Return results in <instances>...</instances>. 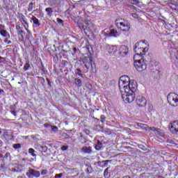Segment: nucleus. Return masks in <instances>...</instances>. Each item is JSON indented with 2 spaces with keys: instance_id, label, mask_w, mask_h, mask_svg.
I'll return each instance as SVG.
<instances>
[{
  "instance_id": "1",
  "label": "nucleus",
  "mask_w": 178,
  "mask_h": 178,
  "mask_svg": "<svg viewBox=\"0 0 178 178\" xmlns=\"http://www.w3.org/2000/svg\"><path fill=\"white\" fill-rule=\"evenodd\" d=\"M134 51L136 52L134 56V67L138 72H144L147 69V61L144 60L143 55L148 51V44L144 40L140 41L135 44Z\"/></svg>"
},
{
  "instance_id": "2",
  "label": "nucleus",
  "mask_w": 178,
  "mask_h": 178,
  "mask_svg": "<svg viewBox=\"0 0 178 178\" xmlns=\"http://www.w3.org/2000/svg\"><path fill=\"white\" fill-rule=\"evenodd\" d=\"M120 90H137V82L131 81L127 75L121 76L118 81Z\"/></svg>"
},
{
  "instance_id": "3",
  "label": "nucleus",
  "mask_w": 178,
  "mask_h": 178,
  "mask_svg": "<svg viewBox=\"0 0 178 178\" xmlns=\"http://www.w3.org/2000/svg\"><path fill=\"white\" fill-rule=\"evenodd\" d=\"M122 98L125 104H131L134 101V98H136V94L133 91V90H121Z\"/></svg>"
},
{
  "instance_id": "4",
  "label": "nucleus",
  "mask_w": 178,
  "mask_h": 178,
  "mask_svg": "<svg viewBox=\"0 0 178 178\" xmlns=\"http://www.w3.org/2000/svg\"><path fill=\"white\" fill-rule=\"evenodd\" d=\"M115 24L119 30H121V31L127 33V31H130V23L124 19L121 18L115 19Z\"/></svg>"
},
{
  "instance_id": "5",
  "label": "nucleus",
  "mask_w": 178,
  "mask_h": 178,
  "mask_svg": "<svg viewBox=\"0 0 178 178\" xmlns=\"http://www.w3.org/2000/svg\"><path fill=\"white\" fill-rule=\"evenodd\" d=\"M167 99L171 106H178V95L176 93H170Z\"/></svg>"
},
{
  "instance_id": "6",
  "label": "nucleus",
  "mask_w": 178,
  "mask_h": 178,
  "mask_svg": "<svg viewBox=\"0 0 178 178\" xmlns=\"http://www.w3.org/2000/svg\"><path fill=\"white\" fill-rule=\"evenodd\" d=\"M84 24H78L79 29H81V30H84V31H86V30L90 31V30H91L94 27V24L88 19L84 20Z\"/></svg>"
},
{
  "instance_id": "7",
  "label": "nucleus",
  "mask_w": 178,
  "mask_h": 178,
  "mask_svg": "<svg viewBox=\"0 0 178 178\" xmlns=\"http://www.w3.org/2000/svg\"><path fill=\"white\" fill-rule=\"evenodd\" d=\"M82 62L87 70L90 67L92 70L94 69V65H92V57H83L82 58Z\"/></svg>"
},
{
  "instance_id": "8",
  "label": "nucleus",
  "mask_w": 178,
  "mask_h": 178,
  "mask_svg": "<svg viewBox=\"0 0 178 178\" xmlns=\"http://www.w3.org/2000/svg\"><path fill=\"white\" fill-rule=\"evenodd\" d=\"M169 129L172 134L178 136V121H175L169 124Z\"/></svg>"
},
{
  "instance_id": "9",
  "label": "nucleus",
  "mask_w": 178,
  "mask_h": 178,
  "mask_svg": "<svg viewBox=\"0 0 178 178\" xmlns=\"http://www.w3.org/2000/svg\"><path fill=\"white\" fill-rule=\"evenodd\" d=\"M136 104L140 108H144V106H147V99L143 96H139L136 99Z\"/></svg>"
},
{
  "instance_id": "10",
  "label": "nucleus",
  "mask_w": 178,
  "mask_h": 178,
  "mask_svg": "<svg viewBox=\"0 0 178 178\" xmlns=\"http://www.w3.org/2000/svg\"><path fill=\"white\" fill-rule=\"evenodd\" d=\"M119 54L121 56H126L129 54V47L126 45H121L119 49Z\"/></svg>"
},
{
  "instance_id": "11",
  "label": "nucleus",
  "mask_w": 178,
  "mask_h": 178,
  "mask_svg": "<svg viewBox=\"0 0 178 178\" xmlns=\"http://www.w3.org/2000/svg\"><path fill=\"white\" fill-rule=\"evenodd\" d=\"M27 176H29V175H31V176H33V177H36L38 178L40 177V176H41V173L40 172V171H37L33 168H30L29 170V173H26Z\"/></svg>"
},
{
  "instance_id": "12",
  "label": "nucleus",
  "mask_w": 178,
  "mask_h": 178,
  "mask_svg": "<svg viewBox=\"0 0 178 178\" xmlns=\"http://www.w3.org/2000/svg\"><path fill=\"white\" fill-rule=\"evenodd\" d=\"M106 49L108 54H115L118 51V47H116V46L108 44L106 46Z\"/></svg>"
},
{
  "instance_id": "13",
  "label": "nucleus",
  "mask_w": 178,
  "mask_h": 178,
  "mask_svg": "<svg viewBox=\"0 0 178 178\" xmlns=\"http://www.w3.org/2000/svg\"><path fill=\"white\" fill-rule=\"evenodd\" d=\"M147 129L149 130H151L152 131H154L156 136H158L159 137L161 136H163V134H162V131H161V129L158 128L147 127Z\"/></svg>"
},
{
  "instance_id": "14",
  "label": "nucleus",
  "mask_w": 178,
  "mask_h": 178,
  "mask_svg": "<svg viewBox=\"0 0 178 178\" xmlns=\"http://www.w3.org/2000/svg\"><path fill=\"white\" fill-rule=\"evenodd\" d=\"M107 35H108V37H115V38H118V37H119L120 35V33H119V32H118V31H116L115 29H111L110 31V33Z\"/></svg>"
},
{
  "instance_id": "15",
  "label": "nucleus",
  "mask_w": 178,
  "mask_h": 178,
  "mask_svg": "<svg viewBox=\"0 0 178 178\" xmlns=\"http://www.w3.org/2000/svg\"><path fill=\"white\" fill-rule=\"evenodd\" d=\"M45 12L47 13L49 17H51L52 15H54V9H52L51 7L45 8Z\"/></svg>"
},
{
  "instance_id": "16",
  "label": "nucleus",
  "mask_w": 178,
  "mask_h": 178,
  "mask_svg": "<svg viewBox=\"0 0 178 178\" xmlns=\"http://www.w3.org/2000/svg\"><path fill=\"white\" fill-rule=\"evenodd\" d=\"M31 20L33 22V24H35L36 27H39V26H40V20L35 16L33 15Z\"/></svg>"
},
{
  "instance_id": "17",
  "label": "nucleus",
  "mask_w": 178,
  "mask_h": 178,
  "mask_svg": "<svg viewBox=\"0 0 178 178\" xmlns=\"http://www.w3.org/2000/svg\"><path fill=\"white\" fill-rule=\"evenodd\" d=\"M0 34L2 35V37H6L7 38H10V34H9L6 30H3L0 31Z\"/></svg>"
},
{
  "instance_id": "18",
  "label": "nucleus",
  "mask_w": 178,
  "mask_h": 178,
  "mask_svg": "<svg viewBox=\"0 0 178 178\" xmlns=\"http://www.w3.org/2000/svg\"><path fill=\"white\" fill-rule=\"evenodd\" d=\"M91 147H82V152H84L85 154H90V152H91Z\"/></svg>"
},
{
  "instance_id": "19",
  "label": "nucleus",
  "mask_w": 178,
  "mask_h": 178,
  "mask_svg": "<svg viewBox=\"0 0 178 178\" xmlns=\"http://www.w3.org/2000/svg\"><path fill=\"white\" fill-rule=\"evenodd\" d=\"M26 21H27V19L26 18V16H24V15H22L19 17V22H21L22 24H23L24 23H26Z\"/></svg>"
},
{
  "instance_id": "20",
  "label": "nucleus",
  "mask_w": 178,
  "mask_h": 178,
  "mask_svg": "<svg viewBox=\"0 0 178 178\" xmlns=\"http://www.w3.org/2000/svg\"><path fill=\"white\" fill-rule=\"evenodd\" d=\"M101 148H102V143L99 140H98L97 144L95 145V149L97 151H99V149H101Z\"/></svg>"
},
{
  "instance_id": "21",
  "label": "nucleus",
  "mask_w": 178,
  "mask_h": 178,
  "mask_svg": "<svg viewBox=\"0 0 178 178\" xmlns=\"http://www.w3.org/2000/svg\"><path fill=\"white\" fill-rule=\"evenodd\" d=\"M74 83L76 86H78V87H81V86H82L81 80H80L77 78H76L74 79Z\"/></svg>"
},
{
  "instance_id": "22",
  "label": "nucleus",
  "mask_w": 178,
  "mask_h": 178,
  "mask_svg": "<svg viewBox=\"0 0 178 178\" xmlns=\"http://www.w3.org/2000/svg\"><path fill=\"white\" fill-rule=\"evenodd\" d=\"M24 27L25 29V30L27 31V33H30V31H29V23L27 22V21H25V22L23 23Z\"/></svg>"
},
{
  "instance_id": "23",
  "label": "nucleus",
  "mask_w": 178,
  "mask_h": 178,
  "mask_svg": "<svg viewBox=\"0 0 178 178\" xmlns=\"http://www.w3.org/2000/svg\"><path fill=\"white\" fill-rule=\"evenodd\" d=\"M40 149L42 152H47L48 151V147L47 145L40 146Z\"/></svg>"
},
{
  "instance_id": "24",
  "label": "nucleus",
  "mask_w": 178,
  "mask_h": 178,
  "mask_svg": "<svg viewBox=\"0 0 178 178\" xmlns=\"http://www.w3.org/2000/svg\"><path fill=\"white\" fill-rule=\"evenodd\" d=\"M29 152L32 155V156H37V155L34 154V152H35V150H34V149L33 148L29 149Z\"/></svg>"
},
{
  "instance_id": "25",
  "label": "nucleus",
  "mask_w": 178,
  "mask_h": 178,
  "mask_svg": "<svg viewBox=\"0 0 178 178\" xmlns=\"http://www.w3.org/2000/svg\"><path fill=\"white\" fill-rule=\"evenodd\" d=\"M75 74H76V76H80L81 77H83V74H81V70H80L79 68L76 69V72H75Z\"/></svg>"
},
{
  "instance_id": "26",
  "label": "nucleus",
  "mask_w": 178,
  "mask_h": 178,
  "mask_svg": "<svg viewBox=\"0 0 178 178\" xmlns=\"http://www.w3.org/2000/svg\"><path fill=\"white\" fill-rule=\"evenodd\" d=\"M33 2H31L29 6H28V12H31V10H33Z\"/></svg>"
},
{
  "instance_id": "27",
  "label": "nucleus",
  "mask_w": 178,
  "mask_h": 178,
  "mask_svg": "<svg viewBox=\"0 0 178 178\" xmlns=\"http://www.w3.org/2000/svg\"><path fill=\"white\" fill-rule=\"evenodd\" d=\"M13 148H15V149H17L19 148L22 147V145H20V143H17V144H14L13 145Z\"/></svg>"
},
{
  "instance_id": "28",
  "label": "nucleus",
  "mask_w": 178,
  "mask_h": 178,
  "mask_svg": "<svg viewBox=\"0 0 178 178\" xmlns=\"http://www.w3.org/2000/svg\"><path fill=\"white\" fill-rule=\"evenodd\" d=\"M28 69H30V64L26 63L24 66V70L27 71Z\"/></svg>"
},
{
  "instance_id": "29",
  "label": "nucleus",
  "mask_w": 178,
  "mask_h": 178,
  "mask_svg": "<svg viewBox=\"0 0 178 178\" xmlns=\"http://www.w3.org/2000/svg\"><path fill=\"white\" fill-rule=\"evenodd\" d=\"M100 119H101L102 123H104V122H105V119H106V118L105 117V115H101Z\"/></svg>"
},
{
  "instance_id": "30",
  "label": "nucleus",
  "mask_w": 178,
  "mask_h": 178,
  "mask_svg": "<svg viewBox=\"0 0 178 178\" xmlns=\"http://www.w3.org/2000/svg\"><path fill=\"white\" fill-rule=\"evenodd\" d=\"M68 149H69V146H68V145H67V146H63V147H61L62 151H67Z\"/></svg>"
},
{
  "instance_id": "31",
  "label": "nucleus",
  "mask_w": 178,
  "mask_h": 178,
  "mask_svg": "<svg viewBox=\"0 0 178 178\" xmlns=\"http://www.w3.org/2000/svg\"><path fill=\"white\" fill-rule=\"evenodd\" d=\"M47 173H48V171L47 170H43L41 172L42 176H44V175H47Z\"/></svg>"
},
{
  "instance_id": "32",
  "label": "nucleus",
  "mask_w": 178,
  "mask_h": 178,
  "mask_svg": "<svg viewBox=\"0 0 178 178\" xmlns=\"http://www.w3.org/2000/svg\"><path fill=\"white\" fill-rule=\"evenodd\" d=\"M10 156V153L7 152L6 153V154L4 155V159H6L7 158H9Z\"/></svg>"
},
{
  "instance_id": "33",
  "label": "nucleus",
  "mask_w": 178,
  "mask_h": 178,
  "mask_svg": "<svg viewBox=\"0 0 178 178\" xmlns=\"http://www.w3.org/2000/svg\"><path fill=\"white\" fill-rule=\"evenodd\" d=\"M63 176V174H62V173L56 174V175H55V178H60V177H62Z\"/></svg>"
},
{
  "instance_id": "34",
  "label": "nucleus",
  "mask_w": 178,
  "mask_h": 178,
  "mask_svg": "<svg viewBox=\"0 0 178 178\" xmlns=\"http://www.w3.org/2000/svg\"><path fill=\"white\" fill-rule=\"evenodd\" d=\"M4 42H6V44H12V41L8 40V38L4 40Z\"/></svg>"
},
{
  "instance_id": "35",
  "label": "nucleus",
  "mask_w": 178,
  "mask_h": 178,
  "mask_svg": "<svg viewBox=\"0 0 178 178\" xmlns=\"http://www.w3.org/2000/svg\"><path fill=\"white\" fill-rule=\"evenodd\" d=\"M56 22L58 23H60V24H62V23H63V20L60 19V18H57Z\"/></svg>"
},
{
  "instance_id": "36",
  "label": "nucleus",
  "mask_w": 178,
  "mask_h": 178,
  "mask_svg": "<svg viewBox=\"0 0 178 178\" xmlns=\"http://www.w3.org/2000/svg\"><path fill=\"white\" fill-rule=\"evenodd\" d=\"M5 29V25L0 24V31H2Z\"/></svg>"
},
{
  "instance_id": "37",
  "label": "nucleus",
  "mask_w": 178,
  "mask_h": 178,
  "mask_svg": "<svg viewBox=\"0 0 178 178\" xmlns=\"http://www.w3.org/2000/svg\"><path fill=\"white\" fill-rule=\"evenodd\" d=\"M51 130H53V131H56L58 130V127L55 126H51Z\"/></svg>"
},
{
  "instance_id": "38",
  "label": "nucleus",
  "mask_w": 178,
  "mask_h": 178,
  "mask_svg": "<svg viewBox=\"0 0 178 178\" xmlns=\"http://www.w3.org/2000/svg\"><path fill=\"white\" fill-rule=\"evenodd\" d=\"M137 126L138 127H144V126H145V124H143V123H138Z\"/></svg>"
},
{
  "instance_id": "39",
  "label": "nucleus",
  "mask_w": 178,
  "mask_h": 178,
  "mask_svg": "<svg viewBox=\"0 0 178 178\" xmlns=\"http://www.w3.org/2000/svg\"><path fill=\"white\" fill-rule=\"evenodd\" d=\"M132 17H134V19H138V15L136 13H132Z\"/></svg>"
},
{
  "instance_id": "40",
  "label": "nucleus",
  "mask_w": 178,
  "mask_h": 178,
  "mask_svg": "<svg viewBox=\"0 0 178 178\" xmlns=\"http://www.w3.org/2000/svg\"><path fill=\"white\" fill-rule=\"evenodd\" d=\"M130 3H133L134 5H136V3H137V0H131Z\"/></svg>"
},
{
  "instance_id": "41",
  "label": "nucleus",
  "mask_w": 178,
  "mask_h": 178,
  "mask_svg": "<svg viewBox=\"0 0 178 178\" xmlns=\"http://www.w3.org/2000/svg\"><path fill=\"white\" fill-rule=\"evenodd\" d=\"M108 168H106V169L104 170V176H108Z\"/></svg>"
},
{
  "instance_id": "42",
  "label": "nucleus",
  "mask_w": 178,
  "mask_h": 178,
  "mask_svg": "<svg viewBox=\"0 0 178 178\" xmlns=\"http://www.w3.org/2000/svg\"><path fill=\"white\" fill-rule=\"evenodd\" d=\"M16 29H17V30L19 31V30H21L20 29V26H19V25H17L16 26Z\"/></svg>"
},
{
  "instance_id": "43",
  "label": "nucleus",
  "mask_w": 178,
  "mask_h": 178,
  "mask_svg": "<svg viewBox=\"0 0 178 178\" xmlns=\"http://www.w3.org/2000/svg\"><path fill=\"white\" fill-rule=\"evenodd\" d=\"M12 115L16 116V112L15 111H11Z\"/></svg>"
},
{
  "instance_id": "44",
  "label": "nucleus",
  "mask_w": 178,
  "mask_h": 178,
  "mask_svg": "<svg viewBox=\"0 0 178 178\" xmlns=\"http://www.w3.org/2000/svg\"><path fill=\"white\" fill-rule=\"evenodd\" d=\"M10 109H16V106H10Z\"/></svg>"
},
{
  "instance_id": "45",
  "label": "nucleus",
  "mask_w": 178,
  "mask_h": 178,
  "mask_svg": "<svg viewBox=\"0 0 178 178\" xmlns=\"http://www.w3.org/2000/svg\"><path fill=\"white\" fill-rule=\"evenodd\" d=\"M104 35L108 37V35H109V33L108 34V33H104Z\"/></svg>"
},
{
  "instance_id": "46",
  "label": "nucleus",
  "mask_w": 178,
  "mask_h": 178,
  "mask_svg": "<svg viewBox=\"0 0 178 178\" xmlns=\"http://www.w3.org/2000/svg\"><path fill=\"white\" fill-rule=\"evenodd\" d=\"M123 178H131V177H130V176H129V175H127V176L123 177Z\"/></svg>"
},
{
  "instance_id": "47",
  "label": "nucleus",
  "mask_w": 178,
  "mask_h": 178,
  "mask_svg": "<svg viewBox=\"0 0 178 178\" xmlns=\"http://www.w3.org/2000/svg\"><path fill=\"white\" fill-rule=\"evenodd\" d=\"M73 51H74V52H76V51H77V49L76 47H74Z\"/></svg>"
},
{
  "instance_id": "48",
  "label": "nucleus",
  "mask_w": 178,
  "mask_h": 178,
  "mask_svg": "<svg viewBox=\"0 0 178 178\" xmlns=\"http://www.w3.org/2000/svg\"><path fill=\"white\" fill-rule=\"evenodd\" d=\"M88 87H89V90H90V89H91V88H90V87H91V84L88 83Z\"/></svg>"
},
{
  "instance_id": "49",
  "label": "nucleus",
  "mask_w": 178,
  "mask_h": 178,
  "mask_svg": "<svg viewBox=\"0 0 178 178\" xmlns=\"http://www.w3.org/2000/svg\"><path fill=\"white\" fill-rule=\"evenodd\" d=\"M2 59H3V57L0 56V63H1V60H2Z\"/></svg>"
},
{
  "instance_id": "50",
  "label": "nucleus",
  "mask_w": 178,
  "mask_h": 178,
  "mask_svg": "<svg viewBox=\"0 0 178 178\" xmlns=\"http://www.w3.org/2000/svg\"><path fill=\"white\" fill-rule=\"evenodd\" d=\"M0 147H2V141L0 140Z\"/></svg>"
},
{
  "instance_id": "51",
  "label": "nucleus",
  "mask_w": 178,
  "mask_h": 178,
  "mask_svg": "<svg viewBox=\"0 0 178 178\" xmlns=\"http://www.w3.org/2000/svg\"><path fill=\"white\" fill-rule=\"evenodd\" d=\"M19 33H23V31L22 29H20L19 31H18Z\"/></svg>"
},
{
  "instance_id": "52",
  "label": "nucleus",
  "mask_w": 178,
  "mask_h": 178,
  "mask_svg": "<svg viewBox=\"0 0 178 178\" xmlns=\"http://www.w3.org/2000/svg\"><path fill=\"white\" fill-rule=\"evenodd\" d=\"M1 92H3V90H0V94H1Z\"/></svg>"
},
{
  "instance_id": "53",
  "label": "nucleus",
  "mask_w": 178,
  "mask_h": 178,
  "mask_svg": "<svg viewBox=\"0 0 178 178\" xmlns=\"http://www.w3.org/2000/svg\"><path fill=\"white\" fill-rule=\"evenodd\" d=\"M3 155L1 154H0V158H3Z\"/></svg>"
},
{
  "instance_id": "54",
  "label": "nucleus",
  "mask_w": 178,
  "mask_h": 178,
  "mask_svg": "<svg viewBox=\"0 0 178 178\" xmlns=\"http://www.w3.org/2000/svg\"><path fill=\"white\" fill-rule=\"evenodd\" d=\"M129 1V2H131V0H128Z\"/></svg>"
},
{
  "instance_id": "55",
  "label": "nucleus",
  "mask_w": 178,
  "mask_h": 178,
  "mask_svg": "<svg viewBox=\"0 0 178 178\" xmlns=\"http://www.w3.org/2000/svg\"><path fill=\"white\" fill-rule=\"evenodd\" d=\"M129 1V2H131V0H128Z\"/></svg>"
},
{
  "instance_id": "56",
  "label": "nucleus",
  "mask_w": 178,
  "mask_h": 178,
  "mask_svg": "<svg viewBox=\"0 0 178 178\" xmlns=\"http://www.w3.org/2000/svg\"><path fill=\"white\" fill-rule=\"evenodd\" d=\"M1 47L0 46V49H1Z\"/></svg>"
}]
</instances>
